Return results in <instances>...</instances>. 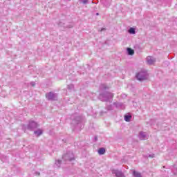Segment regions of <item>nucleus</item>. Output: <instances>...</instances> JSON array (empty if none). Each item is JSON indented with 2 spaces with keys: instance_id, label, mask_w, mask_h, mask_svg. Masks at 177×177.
<instances>
[{
  "instance_id": "f257e3e1",
  "label": "nucleus",
  "mask_w": 177,
  "mask_h": 177,
  "mask_svg": "<svg viewBox=\"0 0 177 177\" xmlns=\"http://www.w3.org/2000/svg\"><path fill=\"white\" fill-rule=\"evenodd\" d=\"M114 95L109 92H104L99 95V99L102 102H110Z\"/></svg>"
},
{
  "instance_id": "f03ea898",
  "label": "nucleus",
  "mask_w": 177,
  "mask_h": 177,
  "mask_svg": "<svg viewBox=\"0 0 177 177\" xmlns=\"http://www.w3.org/2000/svg\"><path fill=\"white\" fill-rule=\"evenodd\" d=\"M149 75H147V72L146 71H141L137 73L136 78L138 81H145L147 79Z\"/></svg>"
},
{
  "instance_id": "7ed1b4c3",
  "label": "nucleus",
  "mask_w": 177,
  "mask_h": 177,
  "mask_svg": "<svg viewBox=\"0 0 177 177\" xmlns=\"http://www.w3.org/2000/svg\"><path fill=\"white\" fill-rule=\"evenodd\" d=\"M73 123L76 124V128H77L78 129H82V128H84V124H82V117H76V118L73 120Z\"/></svg>"
},
{
  "instance_id": "20e7f679",
  "label": "nucleus",
  "mask_w": 177,
  "mask_h": 177,
  "mask_svg": "<svg viewBox=\"0 0 177 177\" xmlns=\"http://www.w3.org/2000/svg\"><path fill=\"white\" fill-rule=\"evenodd\" d=\"M63 160L65 161H73V160H75L74 158V153L73 152L69 151L66 153L65 155L62 156Z\"/></svg>"
},
{
  "instance_id": "39448f33",
  "label": "nucleus",
  "mask_w": 177,
  "mask_h": 177,
  "mask_svg": "<svg viewBox=\"0 0 177 177\" xmlns=\"http://www.w3.org/2000/svg\"><path fill=\"white\" fill-rule=\"evenodd\" d=\"M38 127H39V125L37 122L30 121L27 126V129H28V131H34V129H36V128H38Z\"/></svg>"
},
{
  "instance_id": "423d86ee",
  "label": "nucleus",
  "mask_w": 177,
  "mask_h": 177,
  "mask_svg": "<svg viewBox=\"0 0 177 177\" xmlns=\"http://www.w3.org/2000/svg\"><path fill=\"white\" fill-rule=\"evenodd\" d=\"M48 100H57V94L52 92L46 94Z\"/></svg>"
},
{
  "instance_id": "0eeeda50",
  "label": "nucleus",
  "mask_w": 177,
  "mask_h": 177,
  "mask_svg": "<svg viewBox=\"0 0 177 177\" xmlns=\"http://www.w3.org/2000/svg\"><path fill=\"white\" fill-rule=\"evenodd\" d=\"M138 138L140 139V140H146L149 138V135L143 131H141L138 135Z\"/></svg>"
},
{
  "instance_id": "6e6552de",
  "label": "nucleus",
  "mask_w": 177,
  "mask_h": 177,
  "mask_svg": "<svg viewBox=\"0 0 177 177\" xmlns=\"http://www.w3.org/2000/svg\"><path fill=\"white\" fill-rule=\"evenodd\" d=\"M113 175H115L116 177H124V174H122V171H119L118 169H113L112 170Z\"/></svg>"
},
{
  "instance_id": "1a4fd4ad",
  "label": "nucleus",
  "mask_w": 177,
  "mask_h": 177,
  "mask_svg": "<svg viewBox=\"0 0 177 177\" xmlns=\"http://www.w3.org/2000/svg\"><path fill=\"white\" fill-rule=\"evenodd\" d=\"M155 62H156V59L153 57L149 56V57H147V62L150 66H151V64H154Z\"/></svg>"
},
{
  "instance_id": "9d476101",
  "label": "nucleus",
  "mask_w": 177,
  "mask_h": 177,
  "mask_svg": "<svg viewBox=\"0 0 177 177\" xmlns=\"http://www.w3.org/2000/svg\"><path fill=\"white\" fill-rule=\"evenodd\" d=\"M113 104L117 107V109H125V106H124L122 102H114Z\"/></svg>"
},
{
  "instance_id": "9b49d317",
  "label": "nucleus",
  "mask_w": 177,
  "mask_h": 177,
  "mask_svg": "<svg viewBox=\"0 0 177 177\" xmlns=\"http://www.w3.org/2000/svg\"><path fill=\"white\" fill-rule=\"evenodd\" d=\"M127 54L129 56H133V55H135V51L132 48H127Z\"/></svg>"
},
{
  "instance_id": "f8f14e48",
  "label": "nucleus",
  "mask_w": 177,
  "mask_h": 177,
  "mask_svg": "<svg viewBox=\"0 0 177 177\" xmlns=\"http://www.w3.org/2000/svg\"><path fill=\"white\" fill-rule=\"evenodd\" d=\"M34 133H35V136H41V135H42V133H43V131L41 129H39L35 131Z\"/></svg>"
},
{
  "instance_id": "ddd939ff",
  "label": "nucleus",
  "mask_w": 177,
  "mask_h": 177,
  "mask_svg": "<svg viewBox=\"0 0 177 177\" xmlns=\"http://www.w3.org/2000/svg\"><path fill=\"white\" fill-rule=\"evenodd\" d=\"M133 176L134 177H142V174L139 173V171H133Z\"/></svg>"
},
{
  "instance_id": "4468645a",
  "label": "nucleus",
  "mask_w": 177,
  "mask_h": 177,
  "mask_svg": "<svg viewBox=\"0 0 177 177\" xmlns=\"http://www.w3.org/2000/svg\"><path fill=\"white\" fill-rule=\"evenodd\" d=\"M104 153H106V149L104 148H100L98 150V153L100 156H103V154H104Z\"/></svg>"
},
{
  "instance_id": "2eb2a0df",
  "label": "nucleus",
  "mask_w": 177,
  "mask_h": 177,
  "mask_svg": "<svg viewBox=\"0 0 177 177\" xmlns=\"http://www.w3.org/2000/svg\"><path fill=\"white\" fill-rule=\"evenodd\" d=\"M131 118H132V116L130 115H124V121H126L127 122H129V121H131Z\"/></svg>"
},
{
  "instance_id": "dca6fc26",
  "label": "nucleus",
  "mask_w": 177,
  "mask_h": 177,
  "mask_svg": "<svg viewBox=\"0 0 177 177\" xmlns=\"http://www.w3.org/2000/svg\"><path fill=\"white\" fill-rule=\"evenodd\" d=\"M129 34H136V31L135 30L134 28H130L128 30Z\"/></svg>"
},
{
  "instance_id": "f3484780",
  "label": "nucleus",
  "mask_w": 177,
  "mask_h": 177,
  "mask_svg": "<svg viewBox=\"0 0 177 177\" xmlns=\"http://www.w3.org/2000/svg\"><path fill=\"white\" fill-rule=\"evenodd\" d=\"M55 164L57 167V168H60V167H62V160H55Z\"/></svg>"
},
{
  "instance_id": "a211bd4d",
  "label": "nucleus",
  "mask_w": 177,
  "mask_h": 177,
  "mask_svg": "<svg viewBox=\"0 0 177 177\" xmlns=\"http://www.w3.org/2000/svg\"><path fill=\"white\" fill-rule=\"evenodd\" d=\"M79 2H80V3H83V5H86V3H88L89 1L88 0H79Z\"/></svg>"
},
{
  "instance_id": "6ab92c4d",
  "label": "nucleus",
  "mask_w": 177,
  "mask_h": 177,
  "mask_svg": "<svg viewBox=\"0 0 177 177\" xmlns=\"http://www.w3.org/2000/svg\"><path fill=\"white\" fill-rule=\"evenodd\" d=\"M100 89H107V86H106V84H102L100 86Z\"/></svg>"
},
{
  "instance_id": "aec40b11",
  "label": "nucleus",
  "mask_w": 177,
  "mask_h": 177,
  "mask_svg": "<svg viewBox=\"0 0 177 177\" xmlns=\"http://www.w3.org/2000/svg\"><path fill=\"white\" fill-rule=\"evenodd\" d=\"M68 89H74V85H73V84L68 85Z\"/></svg>"
},
{
  "instance_id": "412c9836",
  "label": "nucleus",
  "mask_w": 177,
  "mask_h": 177,
  "mask_svg": "<svg viewBox=\"0 0 177 177\" xmlns=\"http://www.w3.org/2000/svg\"><path fill=\"white\" fill-rule=\"evenodd\" d=\"M173 172H174V175H177V168H175V169L173 170Z\"/></svg>"
},
{
  "instance_id": "4be33fe9",
  "label": "nucleus",
  "mask_w": 177,
  "mask_h": 177,
  "mask_svg": "<svg viewBox=\"0 0 177 177\" xmlns=\"http://www.w3.org/2000/svg\"><path fill=\"white\" fill-rule=\"evenodd\" d=\"M30 85H31L32 86H35V82H30Z\"/></svg>"
},
{
  "instance_id": "5701e85b",
  "label": "nucleus",
  "mask_w": 177,
  "mask_h": 177,
  "mask_svg": "<svg viewBox=\"0 0 177 177\" xmlns=\"http://www.w3.org/2000/svg\"><path fill=\"white\" fill-rule=\"evenodd\" d=\"M149 157H150L151 158H154V154H149Z\"/></svg>"
},
{
  "instance_id": "b1692460",
  "label": "nucleus",
  "mask_w": 177,
  "mask_h": 177,
  "mask_svg": "<svg viewBox=\"0 0 177 177\" xmlns=\"http://www.w3.org/2000/svg\"><path fill=\"white\" fill-rule=\"evenodd\" d=\"M107 109H108V110H113V108H112L111 106H109L107 107Z\"/></svg>"
},
{
  "instance_id": "393cba45",
  "label": "nucleus",
  "mask_w": 177,
  "mask_h": 177,
  "mask_svg": "<svg viewBox=\"0 0 177 177\" xmlns=\"http://www.w3.org/2000/svg\"><path fill=\"white\" fill-rule=\"evenodd\" d=\"M94 139H95V141L97 142V136H95Z\"/></svg>"
},
{
  "instance_id": "a878e982",
  "label": "nucleus",
  "mask_w": 177,
  "mask_h": 177,
  "mask_svg": "<svg viewBox=\"0 0 177 177\" xmlns=\"http://www.w3.org/2000/svg\"><path fill=\"white\" fill-rule=\"evenodd\" d=\"M106 30V28H102L101 30H100V31L102 32V31H105Z\"/></svg>"
},
{
  "instance_id": "bb28decb",
  "label": "nucleus",
  "mask_w": 177,
  "mask_h": 177,
  "mask_svg": "<svg viewBox=\"0 0 177 177\" xmlns=\"http://www.w3.org/2000/svg\"><path fill=\"white\" fill-rule=\"evenodd\" d=\"M96 16H99V12H97V13H96Z\"/></svg>"
},
{
  "instance_id": "cd10ccee",
  "label": "nucleus",
  "mask_w": 177,
  "mask_h": 177,
  "mask_svg": "<svg viewBox=\"0 0 177 177\" xmlns=\"http://www.w3.org/2000/svg\"><path fill=\"white\" fill-rule=\"evenodd\" d=\"M63 140V142H64V143H66V140Z\"/></svg>"
},
{
  "instance_id": "c85d7f7f",
  "label": "nucleus",
  "mask_w": 177,
  "mask_h": 177,
  "mask_svg": "<svg viewBox=\"0 0 177 177\" xmlns=\"http://www.w3.org/2000/svg\"><path fill=\"white\" fill-rule=\"evenodd\" d=\"M36 174H37V175H39V173H38V172H37Z\"/></svg>"
}]
</instances>
